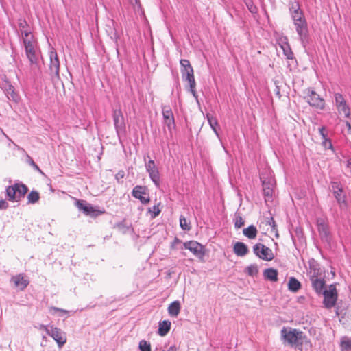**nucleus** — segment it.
<instances>
[{
  "instance_id": "1",
  "label": "nucleus",
  "mask_w": 351,
  "mask_h": 351,
  "mask_svg": "<svg viewBox=\"0 0 351 351\" xmlns=\"http://www.w3.org/2000/svg\"><path fill=\"white\" fill-rule=\"evenodd\" d=\"M23 45L26 56L30 62L33 74L36 76L40 74L41 70L38 64L40 50L38 47L36 39L31 38V40L25 39L23 40Z\"/></svg>"
},
{
  "instance_id": "2",
  "label": "nucleus",
  "mask_w": 351,
  "mask_h": 351,
  "mask_svg": "<svg viewBox=\"0 0 351 351\" xmlns=\"http://www.w3.org/2000/svg\"><path fill=\"white\" fill-rule=\"evenodd\" d=\"M280 338L284 345L298 348L302 346L305 335L296 328L284 326L280 330Z\"/></svg>"
},
{
  "instance_id": "3",
  "label": "nucleus",
  "mask_w": 351,
  "mask_h": 351,
  "mask_svg": "<svg viewBox=\"0 0 351 351\" xmlns=\"http://www.w3.org/2000/svg\"><path fill=\"white\" fill-rule=\"evenodd\" d=\"M293 22L295 27V30L299 36L300 43L302 47L306 48L310 42L308 24L306 18L304 16L301 19H295Z\"/></svg>"
},
{
  "instance_id": "4",
  "label": "nucleus",
  "mask_w": 351,
  "mask_h": 351,
  "mask_svg": "<svg viewBox=\"0 0 351 351\" xmlns=\"http://www.w3.org/2000/svg\"><path fill=\"white\" fill-rule=\"evenodd\" d=\"M309 278L313 289L317 295H321L326 289V281L319 273V269L311 267Z\"/></svg>"
},
{
  "instance_id": "5",
  "label": "nucleus",
  "mask_w": 351,
  "mask_h": 351,
  "mask_svg": "<svg viewBox=\"0 0 351 351\" xmlns=\"http://www.w3.org/2000/svg\"><path fill=\"white\" fill-rule=\"evenodd\" d=\"M330 189L339 206L341 208H346V195L341 183L338 180H332L330 182Z\"/></svg>"
},
{
  "instance_id": "6",
  "label": "nucleus",
  "mask_w": 351,
  "mask_h": 351,
  "mask_svg": "<svg viewBox=\"0 0 351 351\" xmlns=\"http://www.w3.org/2000/svg\"><path fill=\"white\" fill-rule=\"evenodd\" d=\"M41 328L46 331L48 335L51 337L56 341L60 348L66 343V335L60 328L54 327L53 326L44 325H42Z\"/></svg>"
},
{
  "instance_id": "7",
  "label": "nucleus",
  "mask_w": 351,
  "mask_h": 351,
  "mask_svg": "<svg viewBox=\"0 0 351 351\" xmlns=\"http://www.w3.org/2000/svg\"><path fill=\"white\" fill-rule=\"evenodd\" d=\"M324 295L323 304L326 308H331L335 306L337 300L336 286L330 285L328 289H325L321 294Z\"/></svg>"
},
{
  "instance_id": "8",
  "label": "nucleus",
  "mask_w": 351,
  "mask_h": 351,
  "mask_svg": "<svg viewBox=\"0 0 351 351\" xmlns=\"http://www.w3.org/2000/svg\"><path fill=\"white\" fill-rule=\"evenodd\" d=\"M112 118L116 132L119 138H120L121 136L125 134V123L121 110H114Z\"/></svg>"
},
{
  "instance_id": "9",
  "label": "nucleus",
  "mask_w": 351,
  "mask_h": 351,
  "mask_svg": "<svg viewBox=\"0 0 351 351\" xmlns=\"http://www.w3.org/2000/svg\"><path fill=\"white\" fill-rule=\"evenodd\" d=\"M162 114L163 123L167 126L169 133L171 134L173 129L176 127V122L171 106L162 105Z\"/></svg>"
},
{
  "instance_id": "10",
  "label": "nucleus",
  "mask_w": 351,
  "mask_h": 351,
  "mask_svg": "<svg viewBox=\"0 0 351 351\" xmlns=\"http://www.w3.org/2000/svg\"><path fill=\"white\" fill-rule=\"evenodd\" d=\"M253 252L259 258L270 261L274 259V254L272 250L262 243H256L253 246Z\"/></svg>"
},
{
  "instance_id": "11",
  "label": "nucleus",
  "mask_w": 351,
  "mask_h": 351,
  "mask_svg": "<svg viewBox=\"0 0 351 351\" xmlns=\"http://www.w3.org/2000/svg\"><path fill=\"white\" fill-rule=\"evenodd\" d=\"M307 95L305 96L306 101L311 106L319 110H323L325 107L324 100L313 89L308 88L306 90Z\"/></svg>"
},
{
  "instance_id": "12",
  "label": "nucleus",
  "mask_w": 351,
  "mask_h": 351,
  "mask_svg": "<svg viewBox=\"0 0 351 351\" xmlns=\"http://www.w3.org/2000/svg\"><path fill=\"white\" fill-rule=\"evenodd\" d=\"M335 101L338 113L340 115H343L346 118H349L350 116V108L343 95L339 93H335Z\"/></svg>"
},
{
  "instance_id": "13",
  "label": "nucleus",
  "mask_w": 351,
  "mask_h": 351,
  "mask_svg": "<svg viewBox=\"0 0 351 351\" xmlns=\"http://www.w3.org/2000/svg\"><path fill=\"white\" fill-rule=\"evenodd\" d=\"M145 169L154 185L158 188L160 183V176L158 167L153 160L145 163Z\"/></svg>"
},
{
  "instance_id": "14",
  "label": "nucleus",
  "mask_w": 351,
  "mask_h": 351,
  "mask_svg": "<svg viewBox=\"0 0 351 351\" xmlns=\"http://www.w3.org/2000/svg\"><path fill=\"white\" fill-rule=\"evenodd\" d=\"M183 246L185 249L191 252L196 257L199 259L203 258L205 255L204 246L195 241H189L184 242Z\"/></svg>"
},
{
  "instance_id": "15",
  "label": "nucleus",
  "mask_w": 351,
  "mask_h": 351,
  "mask_svg": "<svg viewBox=\"0 0 351 351\" xmlns=\"http://www.w3.org/2000/svg\"><path fill=\"white\" fill-rule=\"evenodd\" d=\"M49 71L52 77H60V61L58 54L53 48L49 51Z\"/></svg>"
},
{
  "instance_id": "16",
  "label": "nucleus",
  "mask_w": 351,
  "mask_h": 351,
  "mask_svg": "<svg viewBox=\"0 0 351 351\" xmlns=\"http://www.w3.org/2000/svg\"><path fill=\"white\" fill-rule=\"evenodd\" d=\"M132 195L134 198L139 199L143 204H146L150 201L146 186H136L132 191Z\"/></svg>"
},
{
  "instance_id": "17",
  "label": "nucleus",
  "mask_w": 351,
  "mask_h": 351,
  "mask_svg": "<svg viewBox=\"0 0 351 351\" xmlns=\"http://www.w3.org/2000/svg\"><path fill=\"white\" fill-rule=\"evenodd\" d=\"M289 10L293 21H295V19L304 17V12L300 8L299 3L295 0H290L289 3Z\"/></svg>"
},
{
  "instance_id": "18",
  "label": "nucleus",
  "mask_w": 351,
  "mask_h": 351,
  "mask_svg": "<svg viewBox=\"0 0 351 351\" xmlns=\"http://www.w3.org/2000/svg\"><path fill=\"white\" fill-rule=\"evenodd\" d=\"M10 282H12L15 287L18 288L21 291H23L29 285V280L25 278L24 274H19L16 276H13Z\"/></svg>"
},
{
  "instance_id": "19",
  "label": "nucleus",
  "mask_w": 351,
  "mask_h": 351,
  "mask_svg": "<svg viewBox=\"0 0 351 351\" xmlns=\"http://www.w3.org/2000/svg\"><path fill=\"white\" fill-rule=\"evenodd\" d=\"M182 80L185 82H188L190 87V92L192 93L194 97L197 98V93L195 91V80L194 77L193 69H190L189 73H184L182 75Z\"/></svg>"
},
{
  "instance_id": "20",
  "label": "nucleus",
  "mask_w": 351,
  "mask_h": 351,
  "mask_svg": "<svg viewBox=\"0 0 351 351\" xmlns=\"http://www.w3.org/2000/svg\"><path fill=\"white\" fill-rule=\"evenodd\" d=\"M317 229L322 240L330 242V236L328 226L323 220L317 221Z\"/></svg>"
},
{
  "instance_id": "21",
  "label": "nucleus",
  "mask_w": 351,
  "mask_h": 351,
  "mask_svg": "<svg viewBox=\"0 0 351 351\" xmlns=\"http://www.w3.org/2000/svg\"><path fill=\"white\" fill-rule=\"evenodd\" d=\"M115 25V21L112 19L110 20L108 24L106 25V31L110 39L117 43L119 38V35L116 29Z\"/></svg>"
},
{
  "instance_id": "22",
  "label": "nucleus",
  "mask_w": 351,
  "mask_h": 351,
  "mask_svg": "<svg viewBox=\"0 0 351 351\" xmlns=\"http://www.w3.org/2000/svg\"><path fill=\"white\" fill-rule=\"evenodd\" d=\"M234 254L238 256H244L248 252L249 250L247 246L243 242H237L233 247Z\"/></svg>"
},
{
  "instance_id": "23",
  "label": "nucleus",
  "mask_w": 351,
  "mask_h": 351,
  "mask_svg": "<svg viewBox=\"0 0 351 351\" xmlns=\"http://www.w3.org/2000/svg\"><path fill=\"white\" fill-rule=\"evenodd\" d=\"M280 45L286 58L289 60H292L293 58V53L292 52L287 37L281 39V43Z\"/></svg>"
},
{
  "instance_id": "24",
  "label": "nucleus",
  "mask_w": 351,
  "mask_h": 351,
  "mask_svg": "<svg viewBox=\"0 0 351 351\" xmlns=\"http://www.w3.org/2000/svg\"><path fill=\"white\" fill-rule=\"evenodd\" d=\"M14 189L15 193L16 194L17 201L19 202L22 197L25 196V195L28 191L27 186L23 183H16L14 185Z\"/></svg>"
},
{
  "instance_id": "25",
  "label": "nucleus",
  "mask_w": 351,
  "mask_h": 351,
  "mask_svg": "<svg viewBox=\"0 0 351 351\" xmlns=\"http://www.w3.org/2000/svg\"><path fill=\"white\" fill-rule=\"evenodd\" d=\"M206 119H207V121H208L210 128H212V130H213V132H215V134L217 136V138L219 139L220 136H219V134L218 132V128H219V123H218V121H217L216 117H215L210 113H207Z\"/></svg>"
},
{
  "instance_id": "26",
  "label": "nucleus",
  "mask_w": 351,
  "mask_h": 351,
  "mask_svg": "<svg viewBox=\"0 0 351 351\" xmlns=\"http://www.w3.org/2000/svg\"><path fill=\"white\" fill-rule=\"evenodd\" d=\"M171 322L169 320H163L159 322L158 333L160 336H165L171 329Z\"/></svg>"
},
{
  "instance_id": "27",
  "label": "nucleus",
  "mask_w": 351,
  "mask_h": 351,
  "mask_svg": "<svg viewBox=\"0 0 351 351\" xmlns=\"http://www.w3.org/2000/svg\"><path fill=\"white\" fill-rule=\"evenodd\" d=\"M263 194L266 201L271 199L273 195V185L270 182L263 181Z\"/></svg>"
},
{
  "instance_id": "28",
  "label": "nucleus",
  "mask_w": 351,
  "mask_h": 351,
  "mask_svg": "<svg viewBox=\"0 0 351 351\" xmlns=\"http://www.w3.org/2000/svg\"><path fill=\"white\" fill-rule=\"evenodd\" d=\"M278 271L274 268H267L263 271L265 278L271 282L278 280Z\"/></svg>"
},
{
  "instance_id": "29",
  "label": "nucleus",
  "mask_w": 351,
  "mask_h": 351,
  "mask_svg": "<svg viewBox=\"0 0 351 351\" xmlns=\"http://www.w3.org/2000/svg\"><path fill=\"white\" fill-rule=\"evenodd\" d=\"M301 283L295 278L290 277L288 282V289L293 293L298 292L301 289Z\"/></svg>"
},
{
  "instance_id": "30",
  "label": "nucleus",
  "mask_w": 351,
  "mask_h": 351,
  "mask_svg": "<svg viewBox=\"0 0 351 351\" xmlns=\"http://www.w3.org/2000/svg\"><path fill=\"white\" fill-rule=\"evenodd\" d=\"M180 311V303L176 300L171 303L168 307V313L171 317H177Z\"/></svg>"
},
{
  "instance_id": "31",
  "label": "nucleus",
  "mask_w": 351,
  "mask_h": 351,
  "mask_svg": "<svg viewBox=\"0 0 351 351\" xmlns=\"http://www.w3.org/2000/svg\"><path fill=\"white\" fill-rule=\"evenodd\" d=\"M257 229L254 225H250L243 230V234L250 239H254L257 236Z\"/></svg>"
},
{
  "instance_id": "32",
  "label": "nucleus",
  "mask_w": 351,
  "mask_h": 351,
  "mask_svg": "<svg viewBox=\"0 0 351 351\" xmlns=\"http://www.w3.org/2000/svg\"><path fill=\"white\" fill-rule=\"evenodd\" d=\"M5 195H6V198L10 201V202H17V197H16V194L15 193V191H14V186H9L6 188L5 189Z\"/></svg>"
},
{
  "instance_id": "33",
  "label": "nucleus",
  "mask_w": 351,
  "mask_h": 351,
  "mask_svg": "<svg viewBox=\"0 0 351 351\" xmlns=\"http://www.w3.org/2000/svg\"><path fill=\"white\" fill-rule=\"evenodd\" d=\"M181 66V73L182 75L183 73H189L190 69H193L191 65L190 62L186 59H182L180 62Z\"/></svg>"
},
{
  "instance_id": "34",
  "label": "nucleus",
  "mask_w": 351,
  "mask_h": 351,
  "mask_svg": "<svg viewBox=\"0 0 351 351\" xmlns=\"http://www.w3.org/2000/svg\"><path fill=\"white\" fill-rule=\"evenodd\" d=\"M40 199L39 193L36 191H32L27 195V203L28 204H35Z\"/></svg>"
},
{
  "instance_id": "35",
  "label": "nucleus",
  "mask_w": 351,
  "mask_h": 351,
  "mask_svg": "<svg viewBox=\"0 0 351 351\" xmlns=\"http://www.w3.org/2000/svg\"><path fill=\"white\" fill-rule=\"evenodd\" d=\"M234 223L235 228L237 229L241 228L244 225L245 221L239 213H235Z\"/></svg>"
},
{
  "instance_id": "36",
  "label": "nucleus",
  "mask_w": 351,
  "mask_h": 351,
  "mask_svg": "<svg viewBox=\"0 0 351 351\" xmlns=\"http://www.w3.org/2000/svg\"><path fill=\"white\" fill-rule=\"evenodd\" d=\"M83 212L87 215L96 216L98 215V213H96L99 211L93 207L90 204H86L84 208H83Z\"/></svg>"
},
{
  "instance_id": "37",
  "label": "nucleus",
  "mask_w": 351,
  "mask_h": 351,
  "mask_svg": "<svg viewBox=\"0 0 351 351\" xmlns=\"http://www.w3.org/2000/svg\"><path fill=\"white\" fill-rule=\"evenodd\" d=\"M245 272L250 276H254L258 273V269L256 264H252L245 268Z\"/></svg>"
},
{
  "instance_id": "38",
  "label": "nucleus",
  "mask_w": 351,
  "mask_h": 351,
  "mask_svg": "<svg viewBox=\"0 0 351 351\" xmlns=\"http://www.w3.org/2000/svg\"><path fill=\"white\" fill-rule=\"evenodd\" d=\"M341 347L342 350H351V339L347 337H343L341 341Z\"/></svg>"
},
{
  "instance_id": "39",
  "label": "nucleus",
  "mask_w": 351,
  "mask_h": 351,
  "mask_svg": "<svg viewBox=\"0 0 351 351\" xmlns=\"http://www.w3.org/2000/svg\"><path fill=\"white\" fill-rule=\"evenodd\" d=\"M21 36H23V41L25 39H27V40H31V38L36 39L32 34V32L29 29V28L21 30Z\"/></svg>"
},
{
  "instance_id": "40",
  "label": "nucleus",
  "mask_w": 351,
  "mask_h": 351,
  "mask_svg": "<svg viewBox=\"0 0 351 351\" xmlns=\"http://www.w3.org/2000/svg\"><path fill=\"white\" fill-rule=\"evenodd\" d=\"M180 226L184 230H190L191 229L190 223H188L186 219L183 216L180 217Z\"/></svg>"
},
{
  "instance_id": "41",
  "label": "nucleus",
  "mask_w": 351,
  "mask_h": 351,
  "mask_svg": "<svg viewBox=\"0 0 351 351\" xmlns=\"http://www.w3.org/2000/svg\"><path fill=\"white\" fill-rule=\"evenodd\" d=\"M141 351H151L150 343L145 340H141L138 345Z\"/></svg>"
},
{
  "instance_id": "42",
  "label": "nucleus",
  "mask_w": 351,
  "mask_h": 351,
  "mask_svg": "<svg viewBox=\"0 0 351 351\" xmlns=\"http://www.w3.org/2000/svg\"><path fill=\"white\" fill-rule=\"evenodd\" d=\"M149 212L152 213V218L154 219L160 213V210L159 209V205H154L152 208H149Z\"/></svg>"
},
{
  "instance_id": "43",
  "label": "nucleus",
  "mask_w": 351,
  "mask_h": 351,
  "mask_svg": "<svg viewBox=\"0 0 351 351\" xmlns=\"http://www.w3.org/2000/svg\"><path fill=\"white\" fill-rule=\"evenodd\" d=\"M27 163L32 166L36 171L40 172V173H43V171L39 168V167L35 163L34 160L30 157L29 155H27Z\"/></svg>"
},
{
  "instance_id": "44",
  "label": "nucleus",
  "mask_w": 351,
  "mask_h": 351,
  "mask_svg": "<svg viewBox=\"0 0 351 351\" xmlns=\"http://www.w3.org/2000/svg\"><path fill=\"white\" fill-rule=\"evenodd\" d=\"M5 91L8 95H10L11 97L14 99L16 97V93H14V86L11 84H8L7 87L5 88Z\"/></svg>"
},
{
  "instance_id": "45",
  "label": "nucleus",
  "mask_w": 351,
  "mask_h": 351,
  "mask_svg": "<svg viewBox=\"0 0 351 351\" xmlns=\"http://www.w3.org/2000/svg\"><path fill=\"white\" fill-rule=\"evenodd\" d=\"M18 25L20 31L29 28V25L26 20L24 19H19L18 20Z\"/></svg>"
},
{
  "instance_id": "46",
  "label": "nucleus",
  "mask_w": 351,
  "mask_h": 351,
  "mask_svg": "<svg viewBox=\"0 0 351 351\" xmlns=\"http://www.w3.org/2000/svg\"><path fill=\"white\" fill-rule=\"evenodd\" d=\"M322 145L325 149H332V145L331 141L328 139L327 137L322 138Z\"/></svg>"
},
{
  "instance_id": "47",
  "label": "nucleus",
  "mask_w": 351,
  "mask_h": 351,
  "mask_svg": "<svg viewBox=\"0 0 351 351\" xmlns=\"http://www.w3.org/2000/svg\"><path fill=\"white\" fill-rule=\"evenodd\" d=\"M86 202L84 200H77L75 205L81 210H83V208L86 205Z\"/></svg>"
},
{
  "instance_id": "48",
  "label": "nucleus",
  "mask_w": 351,
  "mask_h": 351,
  "mask_svg": "<svg viewBox=\"0 0 351 351\" xmlns=\"http://www.w3.org/2000/svg\"><path fill=\"white\" fill-rule=\"evenodd\" d=\"M117 228H119V230L120 231H121L122 232H126V230H128V227H127V226L125 225V223H124V222H123H123H120V223H117Z\"/></svg>"
},
{
  "instance_id": "49",
  "label": "nucleus",
  "mask_w": 351,
  "mask_h": 351,
  "mask_svg": "<svg viewBox=\"0 0 351 351\" xmlns=\"http://www.w3.org/2000/svg\"><path fill=\"white\" fill-rule=\"evenodd\" d=\"M319 132L322 138L327 137L326 128L324 126L319 128Z\"/></svg>"
},
{
  "instance_id": "50",
  "label": "nucleus",
  "mask_w": 351,
  "mask_h": 351,
  "mask_svg": "<svg viewBox=\"0 0 351 351\" xmlns=\"http://www.w3.org/2000/svg\"><path fill=\"white\" fill-rule=\"evenodd\" d=\"M8 208V202L4 199L0 200V210H5Z\"/></svg>"
},
{
  "instance_id": "51",
  "label": "nucleus",
  "mask_w": 351,
  "mask_h": 351,
  "mask_svg": "<svg viewBox=\"0 0 351 351\" xmlns=\"http://www.w3.org/2000/svg\"><path fill=\"white\" fill-rule=\"evenodd\" d=\"M268 224L272 228L273 230H276L277 231L276 222H275V221H274L273 217H271L269 219V220L268 221Z\"/></svg>"
},
{
  "instance_id": "52",
  "label": "nucleus",
  "mask_w": 351,
  "mask_h": 351,
  "mask_svg": "<svg viewBox=\"0 0 351 351\" xmlns=\"http://www.w3.org/2000/svg\"><path fill=\"white\" fill-rule=\"evenodd\" d=\"M346 168L348 169V172L351 175V158L348 159V160L346 161Z\"/></svg>"
},
{
  "instance_id": "53",
  "label": "nucleus",
  "mask_w": 351,
  "mask_h": 351,
  "mask_svg": "<svg viewBox=\"0 0 351 351\" xmlns=\"http://www.w3.org/2000/svg\"><path fill=\"white\" fill-rule=\"evenodd\" d=\"M51 309L56 312H61L63 313H66L68 311L62 308H59L57 307H52Z\"/></svg>"
},
{
  "instance_id": "54",
  "label": "nucleus",
  "mask_w": 351,
  "mask_h": 351,
  "mask_svg": "<svg viewBox=\"0 0 351 351\" xmlns=\"http://www.w3.org/2000/svg\"><path fill=\"white\" fill-rule=\"evenodd\" d=\"M249 10L252 13H256L257 12V8L256 6L251 5L250 7L248 6Z\"/></svg>"
},
{
  "instance_id": "55",
  "label": "nucleus",
  "mask_w": 351,
  "mask_h": 351,
  "mask_svg": "<svg viewBox=\"0 0 351 351\" xmlns=\"http://www.w3.org/2000/svg\"><path fill=\"white\" fill-rule=\"evenodd\" d=\"M346 125L348 128V134H351V124L348 121H346Z\"/></svg>"
},
{
  "instance_id": "56",
  "label": "nucleus",
  "mask_w": 351,
  "mask_h": 351,
  "mask_svg": "<svg viewBox=\"0 0 351 351\" xmlns=\"http://www.w3.org/2000/svg\"><path fill=\"white\" fill-rule=\"evenodd\" d=\"M278 236H279L278 233V232H276V237H278Z\"/></svg>"
},
{
  "instance_id": "57",
  "label": "nucleus",
  "mask_w": 351,
  "mask_h": 351,
  "mask_svg": "<svg viewBox=\"0 0 351 351\" xmlns=\"http://www.w3.org/2000/svg\"><path fill=\"white\" fill-rule=\"evenodd\" d=\"M119 176L123 177V174H119Z\"/></svg>"
},
{
  "instance_id": "58",
  "label": "nucleus",
  "mask_w": 351,
  "mask_h": 351,
  "mask_svg": "<svg viewBox=\"0 0 351 351\" xmlns=\"http://www.w3.org/2000/svg\"><path fill=\"white\" fill-rule=\"evenodd\" d=\"M119 176L123 177V174H119Z\"/></svg>"
},
{
  "instance_id": "59",
  "label": "nucleus",
  "mask_w": 351,
  "mask_h": 351,
  "mask_svg": "<svg viewBox=\"0 0 351 351\" xmlns=\"http://www.w3.org/2000/svg\"><path fill=\"white\" fill-rule=\"evenodd\" d=\"M228 350H229V348H227V351H229Z\"/></svg>"
}]
</instances>
